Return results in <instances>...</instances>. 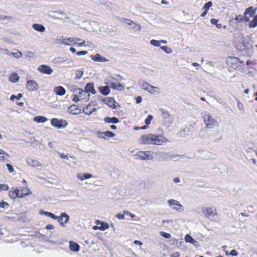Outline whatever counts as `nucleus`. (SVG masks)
Masks as SVG:
<instances>
[{
  "mask_svg": "<svg viewBox=\"0 0 257 257\" xmlns=\"http://www.w3.org/2000/svg\"><path fill=\"white\" fill-rule=\"evenodd\" d=\"M53 17L55 19H60L62 20L70 19L68 14L64 11H55L54 12Z\"/></svg>",
  "mask_w": 257,
  "mask_h": 257,
  "instance_id": "11",
  "label": "nucleus"
},
{
  "mask_svg": "<svg viewBox=\"0 0 257 257\" xmlns=\"http://www.w3.org/2000/svg\"><path fill=\"white\" fill-rule=\"evenodd\" d=\"M26 88L29 91H36L38 88V85L35 81L28 80L27 82Z\"/></svg>",
  "mask_w": 257,
  "mask_h": 257,
  "instance_id": "13",
  "label": "nucleus"
},
{
  "mask_svg": "<svg viewBox=\"0 0 257 257\" xmlns=\"http://www.w3.org/2000/svg\"><path fill=\"white\" fill-rule=\"evenodd\" d=\"M210 22L211 24L216 25L218 22V20L214 18H212L211 19Z\"/></svg>",
  "mask_w": 257,
  "mask_h": 257,
  "instance_id": "60",
  "label": "nucleus"
},
{
  "mask_svg": "<svg viewBox=\"0 0 257 257\" xmlns=\"http://www.w3.org/2000/svg\"><path fill=\"white\" fill-rule=\"evenodd\" d=\"M68 112L72 114H78L80 113L81 110L79 109L78 106L72 105L68 108Z\"/></svg>",
  "mask_w": 257,
  "mask_h": 257,
  "instance_id": "20",
  "label": "nucleus"
},
{
  "mask_svg": "<svg viewBox=\"0 0 257 257\" xmlns=\"http://www.w3.org/2000/svg\"><path fill=\"white\" fill-rule=\"evenodd\" d=\"M8 189H9V187L7 184H0V191L8 190Z\"/></svg>",
  "mask_w": 257,
  "mask_h": 257,
  "instance_id": "49",
  "label": "nucleus"
},
{
  "mask_svg": "<svg viewBox=\"0 0 257 257\" xmlns=\"http://www.w3.org/2000/svg\"><path fill=\"white\" fill-rule=\"evenodd\" d=\"M116 217L119 219L122 220L124 219L125 216L123 214L118 213L116 215Z\"/></svg>",
  "mask_w": 257,
  "mask_h": 257,
  "instance_id": "57",
  "label": "nucleus"
},
{
  "mask_svg": "<svg viewBox=\"0 0 257 257\" xmlns=\"http://www.w3.org/2000/svg\"><path fill=\"white\" fill-rule=\"evenodd\" d=\"M97 135L98 138L104 139H106V137L112 138L115 136V134L114 133L109 131H106L105 132L98 131L97 132Z\"/></svg>",
  "mask_w": 257,
  "mask_h": 257,
  "instance_id": "14",
  "label": "nucleus"
},
{
  "mask_svg": "<svg viewBox=\"0 0 257 257\" xmlns=\"http://www.w3.org/2000/svg\"><path fill=\"white\" fill-rule=\"evenodd\" d=\"M47 118L42 116H37L34 118V121L37 123H43L47 121Z\"/></svg>",
  "mask_w": 257,
  "mask_h": 257,
  "instance_id": "33",
  "label": "nucleus"
},
{
  "mask_svg": "<svg viewBox=\"0 0 257 257\" xmlns=\"http://www.w3.org/2000/svg\"><path fill=\"white\" fill-rule=\"evenodd\" d=\"M256 9H254L253 7H249L247 8L244 13V15H249L250 17H252L256 12Z\"/></svg>",
  "mask_w": 257,
  "mask_h": 257,
  "instance_id": "27",
  "label": "nucleus"
},
{
  "mask_svg": "<svg viewBox=\"0 0 257 257\" xmlns=\"http://www.w3.org/2000/svg\"><path fill=\"white\" fill-rule=\"evenodd\" d=\"M167 203L169 207L172 209L179 212H182L184 210L183 206L181 204H179L177 200L170 199L168 201Z\"/></svg>",
  "mask_w": 257,
  "mask_h": 257,
  "instance_id": "6",
  "label": "nucleus"
},
{
  "mask_svg": "<svg viewBox=\"0 0 257 257\" xmlns=\"http://www.w3.org/2000/svg\"><path fill=\"white\" fill-rule=\"evenodd\" d=\"M27 193H20V190L18 189L12 188L9 191V196L12 199H15L16 198H22L28 195L32 194V192L30 190L27 189Z\"/></svg>",
  "mask_w": 257,
  "mask_h": 257,
  "instance_id": "3",
  "label": "nucleus"
},
{
  "mask_svg": "<svg viewBox=\"0 0 257 257\" xmlns=\"http://www.w3.org/2000/svg\"><path fill=\"white\" fill-rule=\"evenodd\" d=\"M92 177V175L89 173H84L83 174V180L85 179H89Z\"/></svg>",
  "mask_w": 257,
  "mask_h": 257,
  "instance_id": "53",
  "label": "nucleus"
},
{
  "mask_svg": "<svg viewBox=\"0 0 257 257\" xmlns=\"http://www.w3.org/2000/svg\"><path fill=\"white\" fill-rule=\"evenodd\" d=\"M136 103L139 104L141 102L142 98L140 96H137V97H136Z\"/></svg>",
  "mask_w": 257,
  "mask_h": 257,
  "instance_id": "61",
  "label": "nucleus"
},
{
  "mask_svg": "<svg viewBox=\"0 0 257 257\" xmlns=\"http://www.w3.org/2000/svg\"><path fill=\"white\" fill-rule=\"evenodd\" d=\"M46 228L48 230L54 229V226L51 224H48L46 226Z\"/></svg>",
  "mask_w": 257,
  "mask_h": 257,
  "instance_id": "63",
  "label": "nucleus"
},
{
  "mask_svg": "<svg viewBox=\"0 0 257 257\" xmlns=\"http://www.w3.org/2000/svg\"><path fill=\"white\" fill-rule=\"evenodd\" d=\"M162 115L163 117L165 118H167L170 116V114H169L168 112L164 110L162 111Z\"/></svg>",
  "mask_w": 257,
  "mask_h": 257,
  "instance_id": "54",
  "label": "nucleus"
},
{
  "mask_svg": "<svg viewBox=\"0 0 257 257\" xmlns=\"http://www.w3.org/2000/svg\"><path fill=\"white\" fill-rule=\"evenodd\" d=\"M80 98L79 97L78 94L77 95V93H75V94L74 95V97L73 98V101H74L75 102H77L80 100Z\"/></svg>",
  "mask_w": 257,
  "mask_h": 257,
  "instance_id": "52",
  "label": "nucleus"
},
{
  "mask_svg": "<svg viewBox=\"0 0 257 257\" xmlns=\"http://www.w3.org/2000/svg\"><path fill=\"white\" fill-rule=\"evenodd\" d=\"M22 94H21V93H19V94H18V95H17V96H15V95H11V97H10V100H14V99L15 98H16V99H17L19 100V99H20V98H22Z\"/></svg>",
  "mask_w": 257,
  "mask_h": 257,
  "instance_id": "47",
  "label": "nucleus"
},
{
  "mask_svg": "<svg viewBox=\"0 0 257 257\" xmlns=\"http://www.w3.org/2000/svg\"><path fill=\"white\" fill-rule=\"evenodd\" d=\"M33 28L36 31L40 32H43L45 31V27L41 24L35 23L32 25Z\"/></svg>",
  "mask_w": 257,
  "mask_h": 257,
  "instance_id": "25",
  "label": "nucleus"
},
{
  "mask_svg": "<svg viewBox=\"0 0 257 257\" xmlns=\"http://www.w3.org/2000/svg\"><path fill=\"white\" fill-rule=\"evenodd\" d=\"M185 241L186 242L190 243L193 245H195L197 241L195 240L189 234H187L185 236Z\"/></svg>",
  "mask_w": 257,
  "mask_h": 257,
  "instance_id": "34",
  "label": "nucleus"
},
{
  "mask_svg": "<svg viewBox=\"0 0 257 257\" xmlns=\"http://www.w3.org/2000/svg\"><path fill=\"white\" fill-rule=\"evenodd\" d=\"M75 93L78 94L79 97L81 100H85L87 101L89 99L90 94L87 93L85 90H82L81 88H78L75 90Z\"/></svg>",
  "mask_w": 257,
  "mask_h": 257,
  "instance_id": "10",
  "label": "nucleus"
},
{
  "mask_svg": "<svg viewBox=\"0 0 257 257\" xmlns=\"http://www.w3.org/2000/svg\"><path fill=\"white\" fill-rule=\"evenodd\" d=\"M124 22L127 25L130 26V27L132 25L134 22L130 19H124Z\"/></svg>",
  "mask_w": 257,
  "mask_h": 257,
  "instance_id": "50",
  "label": "nucleus"
},
{
  "mask_svg": "<svg viewBox=\"0 0 257 257\" xmlns=\"http://www.w3.org/2000/svg\"><path fill=\"white\" fill-rule=\"evenodd\" d=\"M88 53V52L87 51H81L79 52H76V54L78 56L80 55H84Z\"/></svg>",
  "mask_w": 257,
  "mask_h": 257,
  "instance_id": "55",
  "label": "nucleus"
},
{
  "mask_svg": "<svg viewBox=\"0 0 257 257\" xmlns=\"http://www.w3.org/2000/svg\"><path fill=\"white\" fill-rule=\"evenodd\" d=\"M235 20L237 21L238 22H241L243 20V17L241 15H237L235 17Z\"/></svg>",
  "mask_w": 257,
  "mask_h": 257,
  "instance_id": "58",
  "label": "nucleus"
},
{
  "mask_svg": "<svg viewBox=\"0 0 257 257\" xmlns=\"http://www.w3.org/2000/svg\"><path fill=\"white\" fill-rule=\"evenodd\" d=\"M8 54L12 55L14 57L16 58H21L22 56V53L20 51H18L17 52H9Z\"/></svg>",
  "mask_w": 257,
  "mask_h": 257,
  "instance_id": "38",
  "label": "nucleus"
},
{
  "mask_svg": "<svg viewBox=\"0 0 257 257\" xmlns=\"http://www.w3.org/2000/svg\"><path fill=\"white\" fill-rule=\"evenodd\" d=\"M137 156L142 160H151L153 156L149 151H139L137 153Z\"/></svg>",
  "mask_w": 257,
  "mask_h": 257,
  "instance_id": "9",
  "label": "nucleus"
},
{
  "mask_svg": "<svg viewBox=\"0 0 257 257\" xmlns=\"http://www.w3.org/2000/svg\"><path fill=\"white\" fill-rule=\"evenodd\" d=\"M8 170L10 173H13L14 171L13 166L9 164H7Z\"/></svg>",
  "mask_w": 257,
  "mask_h": 257,
  "instance_id": "51",
  "label": "nucleus"
},
{
  "mask_svg": "<svg viewBox=\"0 0 257 257\" xmlns=\"http://www.w3.org/2000/svg\"><path fill=\"white\" fill-rule=\"evenodd\" d=\"M160 234L162 237L165 238L169 239L171 238V235L168 233H166L164 231H160Z\"/></svg>",
  "mask_w": 257,
  "mask_h": 257,
  "instance_id": "44",
  "label": "nucleus"
},
{
  "mask_svg": "<svg viewBox=\"0 0 257 257\" xmlns=\"http://www.w3.org/2000/svg\"><path fill=\"white\" fill-rule=\"evenodd\" d=\"M69 248L71 251L77 252L79 250L80 246L77 243L71 241L69 242Z\"/></svg>",
  "mask_w": 257,
  "mask_h": 257,
  "instance_id": "23",
  "label": "nucleus"
},
{
  "mask_svg": "<svg viewBox=\"0 0 257 257\" xmlns=\"http://www.w3.org/2000/svg\"><path fill=\"white\" fill-rule=\"evenodd\" d=\"M230 255H232V256H237V254H238V253L235 250H231V252H230Z\"/></svg>",
  "mask_w": 257,
  "mask_h": 257,
  "instance_id": "62",
  "label": "nucleus"
},
{
  "mask_svg": "<svg viewBox=\"0 0 257 257\" xmlns=\"http://www.w3.org/2000/svg\"><path fill=\"white\" fill-rule=\"evenodd\" d=\"M6 206H9V204L6 202H0V208H4Z\"/></svg>",
  "mask_w": 257,
  "mask_h": 257,
  "instance_id": "56",
  "label": "nucleus"
},
{
  "mask_svg": "<svg viewBox=\"0 0 257 257\" xmlns=\"http://www.w3.org/2000/svg\"><path fill=\"white\" fill-rule=\"evenodd\" d=\"M124 213L125 214H128L132 218L135 217V215L134 214H133L131 213L130 212H129L127 211H124Z\"/></svg>",
  "mask_w": 257,
  "mask_h": 257,
  "instance_id": "64",
  "label": "nucleus"
},
{
  "mask_svg": "<svg viewBox=\"0 0 257 257\" xmlns=\"http://www.w3.org/2000/svg\"><path fill=\"white\" fill-rule=\"evenodd\" d=\"M202 117L206 127L208 128H212L217 125V122L213 117L208 112L202 113Z\"/></svg>",
  "mask_w": 257,
  "mask_h": 257,
  "instance_id": "2",
  "label": "nucleus"
},
{
  "mask_svg": "<svg viewBox=\"0 0 257 257\" xmlns=\"http://www.w3.org/2000/svg\"><path fill=\"white\" fill-rule=\"evenodd\" d=\"M9 157V154L5 153L3 150L0 149V161L6 159Z\"/></svg>",
  "mask_w": 257,
  "mask_h": 257,
  "instance_id": "36",
  "label": "nucleus"
},
{
  "mask_svg": "<svg viewBox=\"0 0 257 257\" xmlns=\"http://www.w3.org/2000/svg\"><path fill=\"white\" fill-rule=\"evenodd\" d=\"M54 92L56 95L59 96H63L66 93V90L62 86H57L54 87Z\"/></svg>",
  "mask_w": 257,
  "mask_h": 257,
  "instance_id": "19",
  "label": "nucleus"
},
{
  "mask_svg": "<svg viewBox=\"0 0 257 257\" xmlns=\"http://www.w3.org/2000/svg\"><path fill=\"white\" fill-rule=\"evenodd\" d=\"M95 110L96 108H93L92 105L88 104L86 108L83 109V112L86 115H90L93 112L95 111Z\"/></svg>",
  "mask_w": 257,
  "mask_h": 257,
  "instance_id": "21",
  "label": "nucleus"
},
{
  "mask_svg": "<svg viewBox=\"0 0 257 257\" xmlns=\"http://www.w3.org/2000/svg\"><path fill=\"white\" fill-rule=\"evenodd\" d=\"M105 103L110 107L115 108L116 105H115V101L112 98H107L105 100Z\"/></svg>",
  "mask_w": 257,
  "mask_h": 257,
  "instance_id": "26",
  "label": "nucleus"
},
{
  "mask_svg": "<svg viewBox=\"0 0 257 257\" xmlns=\"http://www.w3.org/2000/svg\"><path fill=\"white\" fill-rule=\"evenodd\" d=\"M110 85H111V87L113 89L117 90H119L120 91L124 90V87L120 83L116 84L114 83H111Z\"/></svg>",
  "mask_w": 257,
  "mask_h": 257,
  "instance_id": "32",
  "label": "nucleus"
},
{
  "mask_svg": "<svg viewBox=\"0 0 257 257\" xmlns=\"http://www.w3.org/2000/svg\"><path fill=\"white\" fill-rule=\"evenodd\" d=\"M138 84L139 86L141 87L142 89L148 90L149 91H150V88H157V87H154L153 86L151 85L148 83L143 80L139 81Z\"/></svg>",
  "mask_w": 257,
  "mask_h": 257,
  "instance_id": "16",
  "label": "nucleus"
},
{
  "mask_svg": "<svg viewBox=\"0 0 257 257\" xmlns=\"http://www.w3.org/2000/svg\"><path fill=\"white\" fill-rule=\"evenodd\" d=\"M51 125L57 128H64L67 125L68 123L65 120L58 119L57 118H52L51 120Z\"/></svg>",
  "mask_w": 257,
  "mask_h": 257,
  "instance_id": "5",
  "label": "nucleus"
},
{
  "mask_svg": "<svg viewBox=\"0 0 257 257\" xmlns=\"http://www.w3.org/2000/svg\"><path fill=\"white\" fill-rule=\"evenodd\" d=\"M85 90L87 91V93H89V92H91L93 94L96 93V91L94 88V84L93 83L87 84L85 87Z\"/></svg>",
  "mask_w": 257,
  "mask_h": 257,
  "instance_id": "22",
  "label": "nucleus"
},
{
  "mask_svg": "<svg viewBox=\"0 0 257 257\" xmlns=\"http://www.w3.org/2000/svg\"><path fill=\"white\" fill-rule=\"evenodd\" d=\"M27 164L33 167H41V163L37 160L28 158L26 159Z\"/></svg>",
  "mask_w": 257,
  "mask_h": 257,
  "instance_id": "15",
  "label": "nucleus"
},
{
  "mask_svg": "<svg viewBox=\"0 0 257 257\" xmlns=\"http://www.w3.org/2000/svg\"><path fill=\"white\" fill-rule=\"evenodd\" d=\"M64 40H66L70 42V43H73L74 44H76V41L81 40L80 39L77 38L76 37H73V38H69L67 39H65Z\"/></svg>",
  "mask_w": 257,
  "mask_h": 257,
  "instance_id": "41",
  "label": "nucleus"
},
{
  "mask_svg": "<svg viewBox=\"0 0 257 257\" xmlns=\"http://www.w3.org/2000/svg\"><path fill=\"white\" fill-rule=\"evenodd\" d=\"M239 62V59L235 57H229L227 59V63L228 65L233 67L234 65L237 64Z\"/></svg>",
  "mask_w": 257,
  "mask_h": 257,
  "instance_id": "18",
  "label": "nucleus"
},
{
  "mask_svg": "<svg viewBox=\"0 0 257 257\" xmlns=\"http://www.w3.org/2000/svg\"><path fill=\"white\" fill-rule=\"evenodd\" d=\"M139 142L141 144L161 145L169 140L162 134H147L141 136Z\"/></svg>",
  "mask_w": 257,
  "mask_h": 257,
  "instance_id": "1",
  "label": "nucleus"
},
{
  "mask_svg": "<svg viewBox=\"0 0 257 257\" xmlns=\"http://www.w3.org/2000/svg\"><path fill=\"white\" fill-rule=\"evenodd\" d=\"M9 81L12 83H16L18 81L19 76L18 74L12 73L9 77Z\"/></svg>",
  "mask_w": 257,
  "mask_h": 257,
  "instance_id": "28",
  "label": "nucleus"
},
{
  "mask_svg": "<svg viewBox=\"0 0 257 257\" xmlns=\"http://www.w3.org/2000/svg\"><path fill=\"white\" fill-rule=\"evenodd\" d=\"M99 89L100 92L104 95H107L110 93V89L108 86H100L99 87Z\"/></svg>",
  "mask_w": 257,
  "mask_h": 257,
  "instance_id": "29",
  "label": "nucleus"
},
{
  "mask_svg": "<svg viewBox=\"0 0 257 257\" xmlns=\"http://www.w3.org/2000/svg\"><path fill=\"white\" fill-rule=\"evenodd\" d=\"M91 59L95 62H107L108 61V60L105 57H102L101 55H100L99 54L97 53L96 54L94 55L91 56Z\"/></svg>",
  "mask_w": 257,
  "mask_h": 257,
  "instance_id": "17",
  "label": "nucleus"
},
{
  "mask_svg": "<svg viewBox=\"0 0 257 257\" xmlns=\"http://www.w3.org/2000/svg\"><path fill=\"white\" fill-rule=\"evenodd\" d=\"M153 116L151 115H149L147 118L145 119V122L146 125H149L151 123V121L153 119Z\"/></svg>",
  "mask_w": 257,
  "mask_h": 257,
  "instance_id": "45",
  "label": "nucleus"
},
{
  "mask_svg": "<svg viewBox=\"0 0 257 257\" xmlns=\"http://www.w3.org/2000/svg\"><path fill=\"white\" fill-rule=\"evenodd\" d=\"M160 48L167 54H170L172 52L171 48L167 46H161Z\"/></svg>",
  "mask_w": 257,
  "mask_h": 257,
  "instance_id": "39",
  "label": "nucleus"
},
{
  "mask_svg": "<svg viewBox=\"0 0 257 257\" xmlns=\"http://www.w3.org/2000/svg\"><path fill=\"white\" fill-rule=\"evenodd\" d=\"M131 28L135 30V31H139L141 29V26L139 24L134 22L132 25L130 27Z\"/></svg>",
  "mask_w": 257,
  "mask_h": 257,
  "instance_id": "40",
  "label": "nucleus"
},
{
  "mask_svg": "<svg viewBox=\"0 0 257 257\" xmlns=\"http://www.w3.org/2000/svg\"><path fill=\"white\" fill-rule=\"evenodd\" d=\"M150 44L154 46L158 47L160 45V41L152 39L150 42Z\"/></svg>",
  "mask_w": 257,
  "mask_h": 257,
  "instance_id": "43",
  "label": "nucleus"
},
{
  "mask_svg": "<svg viewBox=\"0 0 257 257\" xmlns=\"http://www.w3.org/2000/svg\"><path fill=\"white\" fill-rule=\"evenodd\" d=\"M37 70L40 72L47 75H50L53 72V70L49 66L44 64L39 66Z\"/></svg>",
  "mask_w": 257,
  "mask_h": 257,
  "instance_id": "12",
  "label": "nucleus"
},
{
  "mask_svg": "<svg viewBox=\"0 0 257 257\" xmlns=\"http://www.w3.org/2000/svg\"><path fill=\"white\" fill-rule=\"evenodd\" d=\"M156 155L159 157V161H165L169 159H172L178 155H172L168 153L163 152H157L155 153Z\"/></svg>",
  "mask_w": 257,
  "mask_h": 257,
  "instance_id": "7",
  "label": "nucleus"
},
{
  "mask_svg": "<svg viewBox=\"0 0 257 257\" xmlns=\"http://www.w3.org/2000/svg\"><path fill=\"white\" fill-rule=\"evenodd\" d=\"M95 2L98 5L102 4L105 6H108L109 3L108 2L105 1V0H102V1L101 0H96V1H95Z\"/></svg>",
  "mask_w": 257,
  "mask_h": 257,
  "instance_id": "42",
  "label": "nucleus"
},
{
  "mask_svg": "<svg viewBox=\"0 0 257 257\" xmlns=\"http://www.w3.org/2000/svg\"><path fill=\"white\" fill-rule=\"evenodd\" d=\"M56 219L60 223V225L62 227H65V223L66 224L68 222L70 217L68 214L65 213H62L61 215L57 217Z\"/></svg>",
  "mask_w": 257,
  "mask_h": 257,
  "instance_id": "8",
  "label": "nucleus"
},
{
  "mask_svg": "<svg viewBox=\"0 0 257 257\" xmlns=\"http://www.w3.org/2000/svg\"><path fill=\"white\" fill-rule=\"evenodd\" d=\"M40 214L41 215H45L53 219H56V218H57V216H55L53 213L45 211L43 210H40Z\"/></svg>",
  "mask_w": 257,
  "mask_h": 257,
  "instance_id": "31",
  "label": "nucleus"
},
{
  "mask_svg": "<svg viewBox=\"0 0 257 257\" xmlns=\"http://www.w3.org/2000/svg\"><path fill=\"white\" fill-rule=\"evenodd\" d=\"M96 223L98 225L99 224H100V225L99 226L100 230L103 231L109 228V225L107 223H105L103 222H101L99 220H97L96 221Z\"/></svg>",
  "mask_w": 257,
  "mask_h": 257,
  "instance_id": "30",
  "label": "nucleus"
},
{
  "mask_svg": "<svg viewBox=\"0 0 257 257\" xmlns=\"http://www.w3.org/2000/svg\"><path fill=\"white\" fill-rule=\"evenodd\" d=\"M249 26L250 28H255L257 26V15L254 16L253 19L250 22Z\"/></svg>",
  "mask_w": 257,
  "mask_h": 257,
  "instance_id": "37",
  "label": "nucleus"
},
{
  "mask_svg": "<svg viewBox=\"0 0 257 257\" xmlns=\"http://www.w3.org/2000/svg\"><path fill=\"white\" fill-rule=\"evenodd\" d=\"M104 121L106 123H118L119 122V120L117 117H106L104 119Z\"/></svg>",
  "mask_w": 257,
  "mask_h": 257,
  "instance_id": "24",
  "label": "nucleus"
},
{
  "mask_svg": "<svg viewBox=\"0 0 257 257\" xmlns=\"http://www.w3.org/2000/svg\"><path fill=\"white\" fill-rule=\"evenodd\" d=\"M212 2L211 1H209L204 5L203 9L208 10L209 8H210L212 6Z\"/></svg>",
  "mask_w": 257,
  "mask_h": 257,
  "instance_id": "48",
  "label": "nucleus"
},
{
  "mask_svg": "<svg viewBox=\"0 0 257 257\" xmlns=\"http://www.w3.org/2000/svg\"><path fill=\"white\" fill-rule=\"evenodd\" d=\"M83 74V71L82 70L77 69L75 71V79H80Z\"/></svg>",
  "mask_w": 257,
  "mask_h": 257,
  "instance_id": "35",
  "label": "nucleus"
},
{
  "mask_svg": "<svg viewBox=\"0 0 257 257\" xmlns=\"http://www.w3.org/2000/svg\"><path fill=\"white\" fill-rule=\"evenodd\" d=\"M12 19V17L9 16L0 15V20L9 21Z\"/></svg>",
  "mask_w": 257,
  "mask_h": 257,
  "instance_id": "46",
  "label": "nucleus"
},
{
  "mask_svg": "<svg viewBox=\"0 0 257 257\" xmlns=\"http://www.w3.org/2000/svg\"><path fill=\"white\" fill-rule=\"evenodd\" d=\"M202 212L205 216L212 221H215V216L217 215V210L214 208L207 207L203 208Z\"/></svg>",
  "mask_w": 257,
  "mask_h": 257,
  "instance_id": "4",
  "label": "nucleus"
},
{
  "mask_svg": "<svg viewBox=\"0 0 257 257\" xmlns=\"http://www.w3.org/2000/svg\"><path fill=\"white\" fill-rule=\"evenodd\" d=\"M237 107L240 110H243V106L241 103L238 102L237 103Z\"/></svg>",
  "mask_w": 257,
  "mask_h": 257,
  "instance_id": "59",
  "label": "nucleus"
}]
</instances>
